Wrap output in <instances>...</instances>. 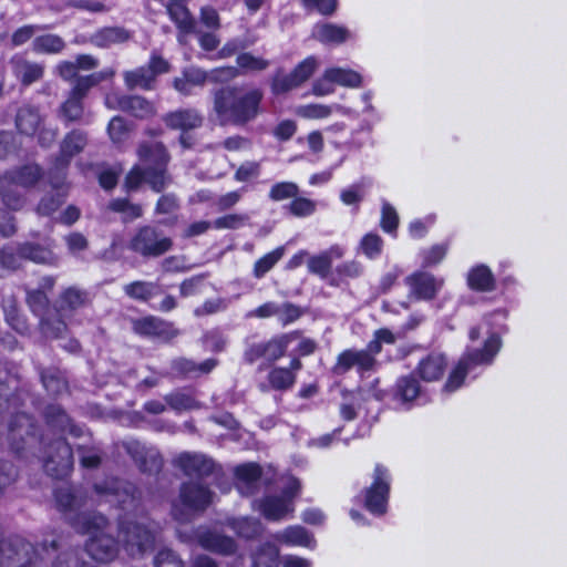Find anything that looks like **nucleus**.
Here are the masks:
<instances>
[{
	"mask_svg": "<svg viewBox=\"0 0 567 567\" xmlns=\"http://www.w3.org/2000/svg\"><path fill=\"white\" fill-rule=\"evenodd\" d=\"M4 319L8 326L20 336H28L30 333V326L27 318L16 305H10L4 308Z\"/></svg>",
	"mask_w": 567,
	"mask_h": 567,
	"instance_id": "obj_54",
	"label": "nucleus"
},
{
	"mask_svg": "<svg viewBox=\"0 0 567 567\" xmlns=\"http://www.w3.org/2000/svg\"><path fill=\"white\" fill-rule=\"evenodd\" d=\"M507 313L494 311L485 317L489 327L487 337L481 348L466 349L455 367L451 370L444 383V391L454 392L465 382L468 371L478 365H491L503 347L502 337L509 331L506 323Z\"/></svg>",
	"mask_w": 567,
	"mask_h": 567,
	"instance_id": "obj_3",
	"label": "nucleus"
},
{
	"mask_svg": "<svg viewBox=\"0 0 567 567\" xmlns=\"http://www.w3.org/2000/svg\"><path fill=\"white\" fill-rule=\"evenodd\" d=\"M84 114L83 100L69 94L66 100L59 107V116L65 125L79 122Z\"/></svg>",
	"mask_w": 567,
	"mask_h": 567,
	"instance_id": "obj_50",
	"label": "nucleus"
},
{
	"mask_svg": "<svg viewBox=\"0 0 567 567\" xmlns=\"http://www.w3.org/2000/svg\"><path fill=\"white\" fill-rule=\"evenodd\" d=\"M42 417L48 427L59 433H64L72 423L71 416L59 403L47 404Z\"/></svg>",
	"mask_w": 567,
	"mask_h": 567,
	"instance_id": "obj_35",
	"label": "nucleus"
},
{
	"mask_svg": "<svg viewBox=\"0 0 567 567\" xmlns=\"http://www.w3.org/2000/svg\"><path fill=\"white\" fill-rule=\"evenodd\" d=\"M146 184L157 194H162L172 183V176L168 167H145Z\"/></svg>",
	"mask_w": 567,
	"mask_h": 567,
	"instance_id": "obj_52",
	"label": "nucleus"
},
{
	"mask_svg": "<svg viewBox=\"0 0 567 567\" xmlns=\"http://www.w3.org/2000/svg\"><path fill=\"white\" fill-rule=\"evenodd\" d=\"M285 246H279L274 250L267 252L254 264L252 276L256 279H261L269 272L275 265L284 257Z\"/></svg>",
	"mask_w": 567,
	"mask_h": 567,
	"instance_id": "obj_51",
	"label": "nucleus"
},
{
	"mask_svg": "<svg viewBox=\"0 0 567 567\" xmlns=\"http://www.w3.org/2000/svg\"><path fill=\"white\" fill-rule=\"evenodd\" d=\"M124 82L127 89H142L151 91L155 87L156 78L145 65H141L124 73Z\"/></svg>",
	"mask_w": 567,
	"mask_h": 567,
	"instance_id": "obj_40",
	"label": "nucleus"
},
{
	"mask_svg": "<svg viewBox=\"0 0 567 567\" xmlns=\"http://www.w3.org/2000/svg\"><path fill=\"white\" fill-rule=\"evenodd\" d=\"M299 194V187L293 182H278L275 183L269 190V198L272 202H281L288 198H293Z\"/></svg>",
	"mask_w": 567,
	"mask_h": 567,
	"instance_id": "obj_59",
	"label": "nucleus"
},
{
	"mask_svg": "<svg viewBox=\"0 0 567 567\" xmlns=\"http://www.w3.org/2000/svg\"><path fill=\"white\" fill-rule=\"evenodd\" d=\"M154 567H185L179 555L171 548H162L154 557Z\"/></svg>",
	"mask_w": 567,
	"mask_h": 567,
	"instance_id": "obj_64",
	"label": "nucleus"
},
{
	"mask_svg": "<svg viewBox=\"0 0 567 567\" xmlns=\"http://www.w3.org/2000/svg\"><path fill=\"white\" fill-rule=\"evenodd\" d=\"M167 13L177 29L183 33L195 31V20L185 4L179 1H172L167 6Z\"/></svg>",
	"mask_w": 567,
	"mask_h": 567,
	"instance_id": "obj_39",
	"label": "nucleus"
},
{
	"mask_svg": "<svg viewBox=\"0 0 567 567\" xmlns=\"http://www.w3.org/2000/svg\"><path fill=\"white\" fill-rule=\"evenodd\" d=\"M181 202L174 193H162L156 200L154 214L164 216L156 223L157 226L175 228L179 223Z\"/></svg>",
	"mask_w": 567,
	"mask_h": 567,
	"instance_id": "obj_23",
	"label": "nucleus"
},
{
	"mask_svg": "<svg viewBox=\"0 0 567 567\" xmlns=\"http://www.w3.org/2000/svg\"><path fill=\"white\" fill-rule=\"evenodd\" d=\"M333 252H336L337 258L342 256V251L338 247H331L329 250H323L317 255L309 256L307 259L308 272L318 276L322 280H327L329 284V278L332 275Z\"/></svg>",
	"mask_w": 567,
	"mask_h": 567,
	"instance_id": "obj_30",
	"label": "nucleus"
},
{
	"mask_svg": "<svg viewBox=\"0 0 567 567\" xmlns=\"http://www.w3.org/2000/svg\"><path fill=\"white\" fill-rule=\"evenodd\" d=\"M258 509L267 520L278 522L292 512L293 506L281 496L266 495L258 502Z\"/></svg>",
	"mask_w": 567,
	"mask_h": 567,
	"instance_id": "obj_31",
	"label": "nucleus"
},
{
	"mask_svg": "<svg viewBox=\"0 0 567 567\" xmlns=\"http://www.w3.org/2000/svg\"><path fill=\"white\" fill-rule=\"evenodd\" d=\"M261 87L225 84L213 91V110L223 126L245 127L265 111Z\"/></svg>",
	"mask_w": 567,
	"mask_h": 567,
	"instance_id": "obj_1",
	"label": "nucleus"
},
{
	"mask_svg": "<svg viewBox=\"0 0 567 567\" xmlns=\"http://www.w3.org/2000/svg\"><path fill=\"white\" fill-rule=\"evenodd\" d=\"M300 336V330H293L275 334L266 341L249 343L243 353L244 362L254 364L258 360H264L265 362L258 368L261 371L264 368L272 365L282 359L287 354L290 342Z\"/></svg>",
	"mask_w": 567,
	"mask_h": 567,
	"instance_id": "obj_5",
	"label": "nucleus"
},
{
	"mask_svg": "<svg viewBox=\"0 0 567 567\" xmlns=\"http://www.w3.org/2000/svg\"><path fill=\"white\" fill-rule=\"evenodd\" d=\"M384 241L377 233H368L360 240V249L369 259H377L383 251Z\"/></svg>",
	"mask_w": 567,
	"mask_h": 567,
	"instance_id": "obj_55",
	"label": "nucleus"
},
{
	"mask_svg": "<svg viewBox=\"0 0 567 567\" xmlns=\"http://www.w3.org/2000/svg\"><path fill=\"white\" fill-rule=\"evenodd\" d=\"M167 128L179 131L178 143L184 150H190L196 143V138L190 131L200 128L204 124V116L193 107L178 109L167 112L162 117Z\"/></svg>",
	"mask_w": 567,
	"mask_h": 567,
	"instance_id": "obj_8",
	"label": "nucleus"
},
{
	"mask_svg": "<svg viewBox=\"0 0 567 567\" xmlns=\"http://www.w3.org/2000/svg\"><path fill=\"white\" fill-rule=\"evenodd\" d=\"M282 542L291 546L309 547L313 543V536L302 526H289L282 534Z\"/></svg>",
	"mask_w": 567,
	"mask_h": 567,
	"instance_id": "obj_53",
	"label": "nucleus"
},
{
	"mask_svg": "<svg viewBox=\"0 0 567 567\" xmlns=\"http://www.w3.org/2000/svg\"><path fill=\"white\" fill-rule=\"evenodd\" d=\"M19 252L23 261L53 267L59 264V257L53 251V240H50L45 245L34 241L19 243Z\"/></svg>",
	"mask_w": 567,
	"mask_h": 567,
	"instance_id": "obj_21",
	"label": "nucleus"
},
{
	"mask_svg": "<svg viewBox=\"0 0 567 567\" xmlns=\"http://www.w3.org/2000/svg\"><path fill=\"white\" fill-rule=\"evenodd\" d=\"M165 403L176 413L192 411L199 408V402L194 394L185 389H177L164 396Z\"/></svg>",
	"mask_w": 567,
	"mask_h": 567,
	"instance_id": "obj_41",
	"label": "nucleus"
},
{
	"mask_svg": "<svg viewBox=\"0 0 567 567\" xmlns=\"http://www.w3.org/2000/svg\"><path fill=\"white\" fill-rule=\"evenodd\" d=\"M40 381L48 394L54 398L60 396L69 390V382L65 375L55 367L41 369Z\"/></svg>",
	"mask_w": 567,
	"mask_h": 567,
	"instance_id": "obj_33",
	"label": "nucleus"
},
{
	"mask_svg": "<svg viewBox=\"0 0 567 567\" xmlns=\"http://www.w3.org/2000/svg\"><path fill=\"white\" fill-rule=\"evenodd\" d=\"M159 227L157 223L138 226L128 239V250L145 259L158 258L172 250L173 239Z\"/></svg>",
	"mask_w": 567,
	"mask_h": 567,
	"instance_id": "obj_6",
	"label": "nucleus"
},
{
	"mask_svg": "<svg viewBox=\"0 0 567 567\" xmlns=\"http://www.w3.org/2000/svg\"><path fill=\"white\" fill-rule=\"evenodd\" d=\"M449 360L445 353L432 350L423 355L412 372L421 382L434 383L441 381L447 370Z\"/></svg>",
	"mask_w": 567,
	"mask_h": 567,
	"instance_id": "obj_17",
	"label": "nucleus"
},
{
	"mask_svg": "<svg viewBox=\"0 0 567 567\" xmlns=\"http://www.w3.org/2000/svg\"><path fill=\"white\" fill-rule=\"evenodd\" d=\"M89 302L86 291L75 287L64 289L60 295V310L74 312Z\"/></svg>",
	"mask_w": 567,
	"mask_h": 567,
	"instance_id": "obj_45",
	"label": "nucleus"
},
{
	"mask_svg": "<svg viewBox=\"0 0 567 567\" xmlns=\"http://www.w3.org/2000/svg\"><path fill=\"white\" fill-rule=\"evenodd\" d=\"M42 122L43 118L40 114V110L35 105L23 104L16 113V127L22 135L33 136L38 132Z\"/></svg>",
	"mask_w": 567,
	"mask_h": 567,
	"instance_id": "obj_28",
	"label": "nucleus"
},
{
	"mask_svg": "<svg viewBox=\"0 0 567 567\" xmlns=\"http://www.w3.org/2000/svg\"><path fill=\"white\" fill-rule=\"evenodd\" d=\"M172 464L186 477L196 480H205L221 470L212 456L202 452H181L173 458Z\"/></svg>",
	"mask_w": 567,
	"mask_h": 567,
	"instance_id": "obj_10",
	"label": "nucleus"
},
{
	"mask_svg": "<svg viewBox=\"0 0 567 567\" xmlns=\"http://www.w3.org/2000/svg\"><path fill=\"white\" fill-rule=\"evenodd\" d=\"M392 486V474L388 466L377 463L372 472V481L355 497L371 515L381 517L388 513Z\"/></svg>",
	"mask_w": 567,
	"mask_h": 567,
	"instance_id": "obj_4",
	"label": "nucleus"
},
{
	"mask_svg": "<svg viewBox=\"0 0 567 567\" xmlns=\"http://www.w3.org/2000/svg\"><path fill=\"white\" fill-rule=\"evenodd\" d=\"M23 400L18 390L12 391L7 381L0 380V415L10 411L8 423V443L10 451L18 458H28L35 455L43 443L42 429L35 417L27 412L19 411L23 406Z\"/></svg>",
	"mask_w": 567,
	"mask_h": 567,
	"instance_id": "obj_2",
	"label": "nucleus"
},
{
	"mask_svg": "<svg viewBox=\"0 0 567 567\" xmlns=\"http://www.w3.org/2000/svg\"><path fill=\"white\" fill-rule=\"evenodd\" d=\"M135 465L143 474L157 475L163 470L164 460L157 451L151 449Z\"/></svg>",
	"mask_w": 567,
	"mask_h": 567,
	"instance_id": "obj_56",
	"label": "nucleus"
},
{
	"mask_svg": "<svg viewBox=\"0 0 567 567\" xmlns=\"http://www.w3.org/2000/svg\"><path fill=\"white\" fill-rule=\"evenodd\" d=\"M251 567H278V551L271 546H261L252 555Z\"/></svg>",
	"mask_w": 567,
	"mask_h": 567,
	"instance_id": "obj_60",
	"label": "nucleus"
},
{
	"mask_svg": "<svg viewBox=\"0 0 567 567\" xmlns=\"http://www.w3.org/2000/svg\"><path fill=\"white\" fill-rule=\"evenodd\" d=\"M65 48V41L58 34L38 35L32 41V50L39 54H58Z\"/></svg>",
	"mask_w": 567,
	"mask_h": 567,
	"instance_id": "obj_44",
	"label": "nucleus"
},
{
	"mask_svg": "<svg viewBox=\"0 0 567 567\" xmlns=\"http://www.w3.org/2000/svg\"><path fill=\"white\" fill-rule=\"evenodd\" d=\"M118 538L130 556H142L154 544L153 533L143 524L120 519Z\"/></svg>",
	"mask_w": 567,
	"mask_h": 567,
	"instance_id": "obj_11",
	"label": "nucleus"
},
{
	"mask_svg": "<svg viewBox=\"0 0 567 567\" xmlns=\"http://www.w3.org/2000/svg\"><path fill=\"white\" fill-rule=\"evenodd\" d=\"M118 545V539L104 532L101 535L87 539L85 543V551L95 561L106 564L116 558Z\"/></svg>",
	"mask_w": 567,
	"mask_h": 567,
	"instance_id": "obj_20",
	"label": "nucleus"
},
{
	"mask_svg": "<svg viewBox=\"0 0 567 567\" xmlns=\"http://www.w3.org/2000/svg\"><path fill=\"white\" fill-rule=\"evenodd\" d=\"M137 156L145 167H168L171 155L163 142H142Z\"/></svg>",
	"mask_w": 567,
	"mask_h": 567,
	"instance_id": "obj_26",
	"label": "nucleus"
},
{
	"mask_svg": "<svg viewBox=\"0 0 567 567\" xmlns=\"http://www.w3.org/2000/svg\"><path fill=\"white\" fill-rule=\"evenodd\" d=\"M87 144V134L79 128L68 132L60 143V152L54 158L56 168H66L72 158L83 152Z\"/></svg>",
	"mask_w": 567,
	"mask_h": 567,
	"instance_id": "obj_18",
	"label": "nucleus"
},
{
	"mask_svg": "<svg viewBox=\"0 0 567 567\" xmlns=\"http://www.w3.org/2000/svg\"><path fill=\"white\" fill-rule=\"evenodd\" d=\"M110 210L121 214L123 223H131L141 218L144 214L141 204L132 203L126 197H117L109 203Z\"/></svg>",
	"mask_w": 567,
	"mask_h": 567,
	"instance_id": "obj_43",
	"label": "nucleus"
},
{
	"mask_svg": "<svg viewBox=\"0 0 567 567\" xmlns=\"http://www.w3.org/2000/svg\"><path fill=\"white\" fill-rule=\"evenodd\" d=\"M447 246L436 244L422 251V268H432L437 266L446 256Z\"/></svg>",
	"mask_w": 567,
	"mask_h": 567,
	"instance_id": "obj_63",
	"label": "nucleus"
},
{
	"mask_svg": "<svg viewBox=\"0 0 567 567\" xmlns=\"http://www.w3.org/2000/svg\"><path fill=\"white\" fill-rule=\"evenodd\" d=\"M196 539L202 548L212 553L233 555L237 550L234 538L210 529L197 533Z\"/></svg>",
	"mask_w": 567,
	"mask_h": 567,
	"instance_id": "obj_25",
	"label": "nucleus"
},
{
	"mask_svg": "<svg viewBox=\"0 0 567 567\" xmlns=\"http://www.w3.org/2000/svg\"><path fill=\"white\" fill-rule=\"evenodd\" d=\"M80 453V465L86 470H96L102 465V452L93 446L78 445Z\"/></svg>",
	"mask_w": 567,
	"mask_h": 567,
	"instance_id": "obj_58",
	"label": "nucleus"
},
{
	"mask_svg": "<svg viewBox=\"0 0 567 567\" xmlns=\"http://www.w3.org/2000/svg\"><path fill=\"white\" fill-rule=\"evenodd\" d=\"M123 291L132 300L148 303L162 292V289L154 281L134 280L124 285Z\"/></svg>",
	"mask_w": 567,
	"mask_h": 567,
	"instance_id": "obj_34",
	"label": "nucleus"
},
{
	"mask_svg": "<svg viewBox=\"0 0 567 567\" xmlns=\"http://www.w3.org/2000/svg\"><path fill=\"white\" fill-rule=\"evenodd\" d=\"M178 497L185 508L194 513H202L213 503L214 493L208 485L187 481L181 484Z\"/></svg>",
	"mask_w": 567,
	"mask_h": 567,
	"instance_id": "obj_15",
	"label": "nucleus"
},
{
	"mask_svg": "<svg viewBox=\"0 0 567 567\" xmlns=\"http://www.w3.org/2000/svg\"><path fill=\"white\" fill-rule=\"evenodd\" d=\"M66 198V188L54 185L52 190L40 199L35 210L40 216H52L65 203Z\"/></svg>",
	"mask_w": 567,
	"mask_h": 567,
	"instance_id": "obj_37",
	"label": "nucleus"
},
{
	"mask_svg": "<svg viewBox=\"0 0 567 567\" xmlns=\"http://www.w3.org/2000/svg\"><path fill=\"white\" fill-rule=\"evenodd\" d=\"M93 489L100 496L114 497L122 509L133 506L141 496L135 484L118 477H109L101 483H95Z\"/></svg>",
	"mask_w": 567,
	"mask_h": 567,
	"instance_id": "obj_13",
	"label": "nucleus"
},
{
	"mask_svg": "<svg viewBox=\"0 0 567 567\" xmlns=\"http://www.w3.org/2000/svg\"><path fill=\"white\" fill-rule=\"evenodd\" d=\"M424 394L425 390L421 381L412 371L398 377L393 385L386 392L389 400L394 403L396 408L404 410H411Z\"/></svg>",
	"mask_w": 567,
	"mask_h": 567,
	"instance_id": "obj_12",
	"label": "nucleus"
},
{
	"mask_svg": "<svg viewBox=\"0 0 567 567\" xmlns=\"http://www.w3.org/2000/svg\"><path fill=\"white\" fill-rule=\"evenodd\" d=\"M78 532L90 537L101 535L107 525V518L103 515L82 514L78 516Z\"/></svg>",
	"mask_w": 567,
	"mask_h": 567,
	"instance_id": "obj_47",
	"label": "nucleus"
},
{
	"mask_svg": "<svg viewBox=\"0 0 567 567\" xmlns=\"http://www.w3.org/2000/svg\"><path fill=\"white\" fill-rule=\"evenodd\" d=\"M380 227L384 233L390 234V235L395 234L398 230L399 215H398L395 208L389 203H384L382 205Z\"/></svg>",
	"mask_w": 567,
	"mask_h": 567,
	"instance_id": "obj_62",
	"label": "nucleus"
},
{
	"mask_svg": "<svg viewBox=\"0 0 567 567\" xmlns=\"http://www.w3.org/2000/svg\"><path fill=\"white\" fill-rule=\"evenodd\" d=\"M43 468L54 480H65L72 474L74 468L73 449L66 437L61 436L51 441Z\"/></svg>",
	"mask_w": 567,
	"mask_h": 567,
	"instance_id": "obj_9",
	"label": "nucleus"
},
{
	"mask_svg": "<svg viewBox=\"0 0 567 567\" xmlns=\"http://www.w3.org/2000/svg\"><path fill=\"white\" fill-rule=\"evenodd\" d=\"M363 272L362 265L357 260L343 261L334 268L329 278V286L339 287L349 279L359 278Z\"/></svg>",
	"mask_w": 567,
	"mask_h": 567,
	"instance_id": "obj_42",
	"label": "nucleus"
},
{
	"mask_svg": "<svg viewBox=\"0 0 567 567\" xmlns=\"http://www.w3.org/2000/svg\"><path fill=\"white\" fill-rule=\"evenodd\" d=\"M316 69L317 61L313 56H307L290 72L284 68H277L270 78L271 93L278 96L300 87L313 75Z\"/></svg>",
	"mask_w": 567,
	"mask_h": 567,
	"instance_id": "obj_7",
	"label": "nucleus"
},
{
	"mask_svg": "<svg viewBox=\"0 0 567 567\" xmlns=\"http://www.w3.org/2000/svg\"><path fill=\"white\" fill-rule=\"evenodd\" d=\"M231 528L238 537L256 539L262 533V525L259 519L252 517H240L231 522Z\"/></svg>",
	"mask_w": 567,
	"mask_h": 567,
	"instance_id": "obj_49",
	"label": "nucleus"
},
{
	"mask_svg": "<svg viewBox=\"0 0 567 567\" xmlns=\"http://www.w3.org/2000/svg\"><path fill=\"white\" fill-rule=\"evenodd\" d=\"M113 75L114 72L111 69H104L84 76H78L73 80L74 84L69 94L84 101L92 87L111 79Z\"/></svg>",
	"mask_w": 567,
	"mask_h": 567,
	"instance_id": "obj_32",
	"label": "nucleus"
},
{
	"mask_svg": "<svg viewBox=\"0 0 567 567\" xmlns=\"http://www.w3.org/2000/svg\"><path fill=\"white\" fill-rule=\"evenodd\" d=\"M132 329L135 334L169 342L179 334V330L171 321L156 316H144L132 322Z\"/></svg>",
	"mask_w": 567,
	"mask_h": 567,
	"instance_id": "obj_14",
	"label": "nucleus"
},
{
	"mask_svg": "<svg viewBox=\"0 0 567 567\" xmlns=\"http://www.w3.org/2000/svg\"><path fill=\"white\" fill-rule=\"evenodd\" d=\"M313 37L323 44H341L349 38V31L342 25L326 22L316 27Z\"/></svg>",
	"mask_w": 567,
	"mask_h": 567,
	"instance_id": "obj_38",
	"label": "nucleus"
},
{
	"mask_svg": "<svg viewBox=\"0 0 567 567\" xmlns=\"http://www.w3.org/2000/svg\"><path fill=\"white\" fill-rule=\"evenodd\" d=\"M12 64L16 75L23 86H29L43 78L44 68L40 63L13 58Z\"/></svg>",
	"mask_w": 567,
	"mask_h": 567,
	"instance_id": "obj_36",
	"label": "nucleus"
},
{
	"mask_svg": "<svg viewBox=\"0 0 567 567\" xmlns=\"http://www.w3.org/2000/svg\"><path fill=\"white\" fill-rule=\"evenodd\" d=\"M23 258L19 252V243L16 247L6 245L0 249V271L17 270L21 267Z\"/></svg>",
	"mask_w": 567,
	"mask_h": 567,
	"instance_id": "obj_57",
	"label": "nucleus"
},
{
	"mask_svg": "<svg viewBox=\"0 0 567 567\" xmlns=\"http://www.w3.org/2000/svg\"><path fill=\"white\" fill-rule=\"evenodd\" d=\"M327 78L334 84L347 87H359L362 84V76L359 72L351 69L329 68Z\"/></svg>",
	"mask_w": 567,
	"mask_h": 567,
	"instance_id": "obj_48",
	"label": "nucleus"
},
{
	"mask_svg": "<svg viewBox=\"0 0 567 567\" xmlns=\"http://www.w3.org/2000/svg\"><path fill=\"white\" fill-rule=\"evenodd\" d=\"M404 282L410 288L411 297L422 301L434 300L444 285L443 279H437L434 275L421 270L409 275Z\"/></svg>",
	"mask_w": 567,
	"mask_h": 567,
	"instance_id": "obj_16",
	"label": "nucleus"
},
{
	"mask_svg": "<svg viewBox=\"0 0 567 567\" xmlns=\"http://www.w3.org/2000/svg\"><path fill=\"white\" fill-rule=\"evenodd\" d=\"M115 107L135 118L147 120L156 114L153 102L141 95L114 94Z\"/></svg>",
	"mask_w": 567,
	"mask_h": 567,
	"instance_id": "obj_19",
	"label": "nucleus"
},
{
	"mask_svg": "<svg viewBox=\"0 0 567 567\" xmlns=\"http://www.w3.org/2000/svg\"><path fill=\"white\" fill-rule=\"evenodd\" d=\"M43 169L39 164L28 163L6 171L3 183L12 182L18 187L30 188L35 186L43 177Z\"/></svg>",
	"mask_w": 567,
	"mask_h": 567,
	"instance_id": "obj_24",
	"label": "nucleus"
},
{
	"mask_svg": "<svg viewBox=\"0 0 567 567\" xmlns=\"http://www.w3.org/2000/svg\"><path fill=\"white\" fill-rule=\"evenodd\" d=\"M0 197L7 209L11 212L20 210L24 205V196L18 190V186L8 181L3 183V176H0Z\"/></svg>",
	"mask_w": 567,
	"mask_h": 567,
	"instance_id": "obj_46",
	"label": "nucleus"
},
{
	"mask_svg": "<svg viewBox=\"0 0 567 567\" xmlns=\"http://www.w3.org/2000/svg\"><path fill=\"white\" fill-rule=\"evenodd\" d=\"M466 284L468 289L475 292H492L496 289V278L484 264L473 266L468 270Z\"/></svg>",
	"mask_w": 567,
	"mask_h": 567,
	"instance_id": "obj_29",
	"label": "nucleus"
},
{
	"mask_svg": "<svg viewBox=\"0 0 567 567\" xmlns=\"http://www.w3.org/2000/svg\"><path fill=\"white\" fill-rule=\"evenodd\" d=\"M237 488L245 495H252L262 477V467L258 463H245L235 468Z\"/></svg>",
	"mask_w": 567,
	"mask_h": 567,
	"instance_id": "obj_27",
	"label": "nucleus"
},
{
	"mask_svg": "<svg viewBox=\"0 0 567 567\" xmlns=\"http://www.w3.org/2000/svg\"><path fill=\"white\" fill-rule=\"evenodd\" d=\"M287 209L295 217H307L316 212V203L307 197L296 195L287 206Z\"/></svg>",
	"mask_w": 567,
	"mask_h": 567,
	"instance_id": "obj_61",
	"label": "nucleus"
},
{
	"mask_svg": "<svg viewBox=\"0 0 567 567\" xmlns=\"http://www.w3.org/2000/svg\"><path fill=\"white\" fill-rule=\"evenodd\" d=\"M267 368L268 372L265 381L258 384V389L262 393H268L271 391L285 393L295 386L297 380L295 379L293 374H291L290 371L286 369V367L277 365L275 363Z\"/></svg>",
	"mask_w": 567,
	"mask_h": 567,
	"instance_id": "obj_22",
	"label": "nucleus"
}]
</instances>
